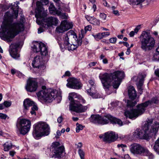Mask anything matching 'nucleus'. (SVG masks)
Returning a JSON list of instances; mask_svg holds the SVG:
<instances>
[{"label":"nucleus","instance_id":"55","mask_svg":"<svg viewBox=\"0 0 159 159\" xmlns=\"http://www.w3.org/2000/svg\"><path fill=\"white\" fill-rule=\"evenodd\" d=\"M97 62H93L89 63V65L91 67L95 65Z\"/></svg>","mask_w":159,"mask_h":159},{"label":"nucleus","instance_id":"21","mask_svg":"<svg viewBox=\"0 0 159 159\" xmlns=\"http://www.w3.org/2000/svg\"><path fill=\"white\" fill-rule=\"evenodd\" d=\"M143 130L144 131V133L143 132V131L142 130L137 129L134 132L133 135L134 136L137 138L148 139L150 137L148 134V133H147L146 130L145 129V126L144 125L143 128Z\"/></svg>","mask_w":159,"mask_h":159},{"label":"nucleus","instance_id":"50","mask_svg":"<svg viewBox=\"0 0 159 159\" xmlns=\"http://www.w3.org/2000/svg\"><path fill=\"white\" fill-rule=\"evenodd\" d=\"M45 83V81L43 78H40L39 79V83L41 85Z\"/></svg>","mask_w":159,"mask_h":159},{"label":"nucleus","instance_id":"36","mask_svg":"<svg viewBox=\"0 0 159 159\" xmlns=\"http://www.w3.org/2000/svg\"><path fill=\"white\" fill-rule=\"evenodd\" d=\"M78 152L81 159H84V152L83 150L81 149H79Z\"/></svg>","mask_w":159,"mask_h":159},{"label":"nucleus","instance_id":"15","mask_svg":"<svg viewBox=\"0 0 159 159\" xmlns=\"http://www.w3.org/2000/svg\"><path fill=\"white\" fill-rule=\"evenodd\" d=\"M100 139L102 138L105 142L111 143L116 141L118 138V135L112 131H108L105 133L103 135H100Z\"/></svg>","mask_w":159,"mask_h":159},{"label":"nucleus","instance_id":"39","mask_svg":"<svg viewBox=\"0 0 159 159\" xmlns=\"http://www.w3.org/2000/svg\"><path fill=\"white\" fill-rule=\"evenodd\" d=\"M156 52L158 53L157 54H155L154 56V57H156L157 59L159 60V46L157 47L156 49Z\"/></svg>","mask_w":159,"mask_h":159},{"label":"nucleus","instance_id":"48","mask_svg":"<svg viewBox=\"0 0 159 159\" xmlns=\"http://www.w3.org/2000/svg\"><path fill=\"white\" fill-rule=\"evenodd\" d=\"M141 25H138L134 29V32L135 33H137L139 31V30L140 29Z\"/></svg>","mask_w":159,"mask_h":159},{"label":"nucleus","instance_id":"14","mask_svg":"<svg viewBox=\"0 0 159 159\" xmlns=\"http://www.w3.org/2000/svg\"><path fill=\"white\" fill-rule=\"evenodd\" d=\"M50 151H52V155H56L58 157H61V155L64 151V148L61 143L56 142L53 143L51 146Z\"/></svg>","mask_w":159,"mask_h":159},{"label":"nucleus","instance_id":"22","mask_svg":"<svg viewBox=\"0 0 159 159\" xmlns=\"http://www.w3.org/2000/svg\"><path fill=\"white\" fill-rule=\"evenodd\" d=\"M128 93L129 98L132 100H134L137 97L136 92L133 86H129L128 90Z\"/></svg>","mask_w":159,"mask_h":159},{"label":"nucleus","instance_id":"17","mask_svg":"<svg viewBox=\"0 0 159 159\" xmlns=\"http://www.w3.org/2000/svg\"><path fill=\"white\" fill-rule=\"evenodd\" d=\"M67 81L68 82L66 86L70 88L78 89L82 87V85L80 80L74 78H70Z\"/></svg>","mask_w":159,"mask_h":159},{"label":"nucleus","instance_id":"28","mask_svg":"<svg viewBox=\"0 0 159 159\" xmlns=\"http://www.w3.org/2000/svg\"><path fill=\"white\" fill-rule=\"evenodd\" d=\"M4 150L5 151H8L12 147V144L11 142L9 141L5 143L3 145Z\"/></svg>","mask_w":159,"mask_h":159},{"label":"nucleus","instance_id":"20","mask_svg":"<svg viewBox=\"0 0 159 159\" xmlns=\"http://www.w3.org/2000/svg\"><path fill=\"white\" fill-rule=\"evenodd\" d=\"M19 45L17 43H13L9 46V52L11 56L15 59H17L20 57V55L17 52V48Z\"/></svg>","mask_w":159,"mask_h":159},{"label":"nucleus","instance_id":"52","mask_svg":"<svg viewBox=\"0 0 159 159\" xmlns=\"http://www.w3.org/2000/svg\"><path fill=\"white\" fill-rule=\"evenodd\" d=\"M16 152L13 151H11L9 152V154L11 157H13L16 154Z\"/></svg>","mask_w":159,"mask_h":159},{"label":"nucleus","instance_id":"51","mask_svg":"<svg viewBox=\"0 0 159 159\" xmlns=\"http://www.w3.org/2000/svg\"><path fill=\"white\" fill-rule=\"evenodd\" d=\"M112 12L115 15L117 16L120 15V14L118 10H113Z\"/></svg>","mask_w":159,"mask_h":159},{"label":"nucleus","instance_id":"42","mask_svg":"<svg viewBox=\"0 0 159 159\" xmlns=\"http://www.w3.org/2000/svg\"><path fill=\"white\" fill-rule=\"evenodd\" d=\"M83 129V126L81 125H79L76 128V132L78 133L80 130H81Z\"/></svg>","mask_w":159,"mask_h":159},{"label":"nucleus","instance_id":"8","mask_svg":"<svg viewBox=\"0 0 159 159\" xmlns=\"http://www.w3.org/2000/svg\"><path fill=\"white\" fill-rule=\"evenodd\" d=\"M141 49L144 51H149L153 49L155 45L154 38L146 31L143 32L139 37Z\"/></svg>","mask_w":159,"mask_h":159},{"label":"nucleus","instance_id":"64","mask_svg":"<svg viewBox=\"0 0 159 159\" xmlns=\"http://www.w3.org/2000/svg\"><path fill=\"white\" fill-rule=\"evenodd\" d=\"M5 108L4 105L3 104H0V110H2L4 109Z\"/></svg>","mask_w":159,"mask_h":159},{"label":"nucleus","instance_id":"37","mask_svg":"<svg viewBox=\"0 0 159 159\" xmlns=\"http://www.w3.org/2000/svg\"><path fill=\"white\" fill-rule=\"evenodd\" d=\"M136 104L135 102H133L131 101L128 100L127 103V106L130 107H132L134 106Z\"/></svg>","mask_w":159,"mask_h":159},{"label":"nucleus","instance_id":"33","mask_svg":"<svg viewBox=\"0 0 159 159\" xmlns=\"http://www.w3.org/2000/svg\"><path fill=\"white\" fill-rule=\"evenodd\" d=\"M57 40L58 42V43L59 45L60 48L62 50L64 48V43L63 44H62L61 43L62 42V39L61 38L59 37H58L57 38Z\"/></svg>","mask_w":159,"mask_h":159},{"label":"nucleus","instance_id":"56","mask_svg":"<svg viewBox=\"0 0 159 159\" xmlns=\"http://www.w3.org/2000/svg\"><path fill=\"white\" fill-rule=\"evenodd\" d=\"M135 33L134 31H131L129 34V35L131 37H132L134 36V35Z\"/></svg>","mask_w":159,"mask_h":159},{"label":"nucleus","instance_id":"1","mask_svg":"<svg viewBox=\"0 0 159 159\" xmlns=\"http://www.w3.org/2000/svg\"><path fill=\"white\" fill-rule=\"evenodd\" d=\"M20 3L16 1L11 7L12 11L7 12L4 17V21L1 26L2 31L4 35V40L8 43L12 41V39L19 32L23 31L25 29L24 19L22 18L20 21L12 23L13 19L17 18L18 14V4Z\"/></svg>","mask_w":159,"mask_h":159},{"label":"nucleus","instance_id":"5","mask_svg":"<svg viewBox=\"0 0 159 159\" xmlns=\"http://www.w3.org/2000/svg\"><path fill=\"white\" fill-rule=\"evenodd\" d=\"M63 38L64 48H67L69 51L75 50L82 44V39L79 38L78 39L76 34L72 30L68 32L64 35Z\"/></svg>","mask_w":159,"mask_h":159},{"label":"nucleus","instance_id":"29","mask_svg":"<svg viewBox=\"0 0 159 159\" xmlns=\"http://www.w3.org/2000/svg\"><path fill=\"white\" fill-rule=\"evenodd\" d=\"M153 149L154 151L158 154H159V137L155 142Z\"/></svg>","mask_w":159,"mask_h":159},{"label":"nucleus","instance_id":"63","mask_svg":"<svg viewBox=\"0 0 159 159\" xmlns=\"http://www.w3.org/2000/svg\"><path fill=\"white\" fill-rule=\"evenodd\" d=\"M82 146V143L80 142L78 143L77 145V148H80Z\"/></svg>","mask_w":159,"mask_h":159},{"label":"nucleus","instance_id":"4","mask_svg":"<svg viewBox=\"0 0 159 159\" xmlns=\"http://www.w3.org/2000/svg\"><path fill=\"white\" fill-rule=\"evenodd\" d=\"M68 99L70 101V109L74 111L77 113L84 112L89 107V105L83 106L80 103H85L86 101L81 95L75 93H69Z\"/></svg>","mask_w":159,"mask_h":159},{"label":"nucleus","instance_id":"10","mask_svg":"<svg viewBox=\"0 0 159 159\" xmlns=\"http://www.w3.org/2000/svg\"><path fill=\"white\" fill-rule=\"evenodd\" d=\"M42 90L36 93L39 100L42 102H51L57 97L56 91H52L46 89L45 86L42 87Z\"/></svg>","mask_w":159,"mask_h":159},{"label":"nucleus","instance_id":"30","mask_svg":"<svg viewBox=\"0 0 159 159\" xmlns=\"http://www.w3.org/2000/svg\"><path fill=\"white\" fill-rule=\"evenodd\" d=\"M145 0H128L130 4L134 5H138L140 3L143 2Z\"/></svg>","mask_w":159,"mask_h":159},{"label":"nucleus","instance_id":"11","mask_svg":"<svg viewBox=\"0 0 159 159\" xmlns=\"http://www.w3.org/2000/svg\"><path fill=\"white\" fill-rule=\"evenodd\" d=\"M50 129L48 125L45 122H39L34 125L33 136L35 138L48 135Z\"/></svg>","mask_w":159,"mask_h":159},{"label":"nucleus","instance_id":"9","mask_svg":"<svg viewBox=\"0 0 159 159\" xmlns=\"http://www.w3.org/2000/svg\"><path fill=\"white\" fill-rule=\"evenodd\" d=\"M90 121L94 123L102 125L106 124L110 121L112 124H117L120 126L122 125V122L119 119L113 117L109 114H106L102 117L99 115H92L89 118Z\"/></svg>","mask_w":159,"mask_h":159},{"label":"nucleus","instance_id":"26","mask_svg":"<svg viewBox=\"0 0 159 159\" xmlns=\"http://www.w3.org/2000/svg\"><path fill=\"white\" fill-rule=\"evenodd\" d=\"M141 156H147L149 159H153L154 155L146 148H145Z\"/></svg>","mask_w":159,"mask_h":159},{"label":"nucleus","instance_id":"25","mask_svg":"<svg viewBox=\"0 0 159 159\" xmlns=\"http://www.w3.org/2000/svg\"><path fill=\"white\" fill-rule=\"evenodd\" d=\"M141 78H139V81L137 84L138 90L140 94H142L143 92V83L144 79V77L143 75H141Z\"/></svg>","mask_w":159,"mask_h":159},{"label":"nucleus","instance_id":"57","mask_svg":"<svg viewBox=\"0 0 159 159\" xmlns=\"http://www.w3.org/2000/svg\"><path fill=\"white\" fill-rule=\"evenodd\" d=\"M130 52V50L129 48H128L127 49V50L126 52V54L127 55H129Z\"/></svg>","mask_w":159,"mask_h":159},{"label":"nucleus","instance_id":"31","mask_svg":"<svg viewBox=\"0 0 159 159\" xmlns=\"http://www.w3.org/2000/svg\"><path fill=\"white\" fill-rule=\"evenodd\" d=\"M57 15L62 19H66L67 18V16L65 13H62L61 10H59V11H58Z\"/></svg>","mask_w":159,"mask_h":159},{"label":"nucleus","instance_id":"12","mask_svg":"<svg viewBox=\"0 0 159 159\" xmlns=\"http://www.w3.org/2000/svg\"><path fill=\"white\" fill-rule=\"evenodd\" d=\"M145 129L148 133L149 137L155 136L159 128V120L153 122L152 119H148L144 125Z\"/></svg>","mask_w":159,"mask_h":159},{"label":"nucleus","instance_id":"54","mask_svg":"<svg viewBox=\"0 0 159 159\" xmlns=\"http://www.w3.org/2000/svg\"><path fill=\"white\" fill-rule=\"evenodd\" d=\"M70 75V73L69 71H66L65 72V74L64 75H63L62 76V77L65 76H69Z\"/></svg>","mask_w":159,"mask_h":159},{"label":"nucleus","instance_id":"24","mask_svg":"<svg viewBox=\"0 0 159 159\" xmlns=\"http://www.w3.org/2000/svg\"><path fill=\"white\" fill-rule=\"evenodd\" d=\"M34 102L30 98H26L23 102V106L24 109L26 110L28 109L29 107L34 104Z\"/></svg>","mask_w":159,"mask_h":159},{"label":"nucleus","instance_id":"41","mask_svg":"<svg viewBox=\"0 0 159 159\" xmlns=\"http://www.w3.org/2000/svg\"><path fill=\"white\" fill-rule=\"evenodd\" d=\"M99 16L100 18L103 20H105L107 17L106 15L104 13H101Z\"/></svg>","mask_w":159,"mask_h":159},{"label":"nucleus","instance_id":"40","mask_svg":"<svg viewBox=\"0 0 159 159\" xmlns=\"http://www.w3.org/2000/svg\"><path fill=\"white\" fill-rule=\"evenodd\" d=\"M117 40V38L116 37H113L110 38L109 39V42L110 43H115Z\"/></svg>","mask_w":159,"mask_h":159},{"label":"nucleus","instance_id":"3","mask_svg":"<svg viewBox=\"0 0 159 159\" xmlns=\"http://www.w3.org/2000/svg\"><path fill=\"white\" fill-rule=\"evenodd\" d=\"M36 6L35 17L38 24L45 28H48L52 25H56L58 24L59 20L56 17L51 16L45 18L47 14L43 8L41 2L37 1Z\"/></svg>","mask_w":159,"mask_h":159},{"label":"nucleus","instance_id":"47","mask_svg":"<svg viewBox=\"0 0 159 159\" xmlns=\"http://www.w3.org/2000/svg\"><path fill=\"white\" fill-rule=\"evenodd\" d=\"M61 132L59 130H57V134L55 136V138L56 139H58L59 138V136L61 135Z\"/></svg>","mask_w":159,"mask_h":159},{"label":"nucleus","instance_id":"38","mask_svg":"<svg viewBox=\"0 0 159 159\" xmlns=\"http://www.w3.org/2000/svg\"><path fill=\"white\" fill-rule=\"evenodd\" d=\"M5 107H10L11 105V102L5 101L3 103Z\"/></svg>","mask_w":159,"mask_h":159},{"label":"nucleus","instance_id":"49","mask_svg":"<svg viewBox=\"0 0 159 159\" xmlns=\"http://www.w3.org/2000/svg\"><path fill=\"white\" fill-rule=\"evenodd\" d=\"M118 148H126L127 145L126 144H118L117 145Z\"/></svg>","mask_w":159,"mask_h":159},{"label":"nucleus","instance_id":"58","mask_svg":"<svg viewBox=\"0 0 159 159\" xmlns=\"http://www.w3.org/2000/svg\"><path fill=\"white\" fill-rule=\"evenodd\" d=\"M43 31V28H40L38 29V33L39 34L41 33V32Z\"/></svg>","mask_w":159,"mask_h":159},{"label":"nucleus","instance_id":"46","mask_svg":"<svg viewBox=\"0 0 159 159\" xmlns=\"http://www.w3.org/2000/svg\"><path fill=\"white\" fill-rule=\"evenodd\" d=\"M119 102H113L111 103V105L114 107H116L118 105Z\"/></svg>","mask_w":159,"mask_h":159},{"label":"nucleus","instance_id":"2","mask_svg":"<svg viewBox=\"0 0 159 159\" xmlns=\"http://www.w3.org/2000/svg\"><path fill=\"white\" fill-rule=\"evenodd\" d=\"M124 76L123 71H117L113 73L100 74L99 77L104 89H108L112 85L114 88L117 89Z\"/></svg>","mask_w":159,"mask_h":159},{"label":"nucleus","instance_id":"32","mask_svg":"<svg viewBox=\"0 0 159 159\" xmlns=\"http://www.w3.org/2000/svg\"><path fill=\"white\" fill-rule=\"evenodd\" d=\"M89 20L91 24L94 25H99L100 24L99 21L95 18H92Z\"/></svg>","mask_w":159,"mask_h":159},{"label":"nucleus","instance_id":"16","mask_svg":"<svg viewBox=\"0 0 159 159\" xmlns=\"http://www.w3.org/2000/svg\"><path fill=\"white\" fill-rule=\"evenodd\" d=\"M38 87V84L35 79L32 78L29 79L27 81L25 86L27 91L33 92L36 91Z\"/></svg>","mask_w":159,"mask_h":159},{"label":"nucleus","instance_id":"13","mask_svg":"<svg viewBox=\"0 0 159 159\" xmlns=\"http://www.w3.org/2000/svg\"><path fill=\"white\" fill-rule=\"evenodd\" d=\"M31 125L30 121L25 119L18 120L16 124L17 130L20 133L24 135L30 131Z\"/></svg>","mask_w":159,"mask_h":159},{"label":"nucleus","instance_id":"43","mask_svg":"<svg viewBox=\"0 0 159 159\" xmlns=\"http://www.w3.org/2000/svg\"><path fill=\"white\" fill-rule=\"evenodd\" d=\"M102 38L106 37L110 35V33L108 32L101 33Z\"/></svg>","mask_w":159,"mask_h":159},{"label":"nucleus","instance_id":"45","mask_svg":"<svg viewBox=\"0 0 159 159\" xmlns=\"http://www.w3.org/2000/svg\"><path fill=\"white\" fill-rule=\"evenodd\" d=\"M92 29V27L90 25H88L85 27L84 30H85V33L88 31H90Z\"/></svg>","mask_w":159,"mask_h":159},{"label":"nucleus","instance_id":"60","mask_svg":"<svg viewBox=\"0 0 159 159\" xmlns=\"http://www.w3.org/2000/svg\"><path fill=\"white\" fill-rule=\"evenodd\" d=\"M124 159H130V157L128 154L125 155L124 157Z\"/></svg>","mask_w":159,"mask_h":159},{"label":"nucleus","instance_id":"61","mask_svg":"<svg viewBox=\"0 0 159 159\" xmlns=\"http://www.w3.org/2000/svg\"><path fill=\"white\" fill-rule=\"evenodd\" d=\"M42 2L44 3L45 5H47L49 3L48 0H42Z\"/></svg>","mask_w":159,"mask_h":159},{"label":"nucleus","instance_id":"19","mask_svg":"<svg viewBox=\"0 0 159 159\" xmlns=\"http://www.w3.org/2000/svg\"><path fill=\"white\" fill-rule=\"evenodd\" d=\"M144 148L145 147L139 144L134 143L130 145V150L134 154L141 155Z\"/></svg>","mask_w":159,"mask_h":159},{"label":"nucleus","instance_id":"18","mask_svg":"<svg viewBox=\"0 0 159 159\" xmlns=\"http://www.w3.org/2000/svg\"><path fill=\"white\" fill-rule=\"evenodd\" d=\"M73 24L72 22L66 20H63L61 22L60 26L56 28V31L60 33H63L72 28Z\"/></svg>","mask_w":159,"mask_h":159},{"label":"nucleus","instance_id":"7","mask_svg":"<svg viewBox=\"0 0 159 159\" xmlns=\"http://www.w3.org/2000/svg\"><path fill=\"white\" fill-rule=\"evenodd\" d=\"M158 101L157 98H153L150 101H148L137 106V109H131L130 111H127L125 112V115L126 118L132 119L136 117L143 114L146 109V108L149 104L153 103L157 104Z\"/></svg>","mask_w":159,"mask_h":159},{"label":"nucleus","instance_id":"23","mask_svg":"<svg viewBox=\"0 0 159 159\" xmlns=\"http://www.w3.org/2000/svg\"><path fill=\"white\" fill-rule=\"evenodd\" d=\"M89 82L92 87L90 88L89 89H87V91L88 93L94 98H98V97H96L95 96V94L93 93L92 92H91L92 89H93V88H94V86H95V82L93 80H91L89 81Z\"/></svg>","mask_w":159,"mask_h":159},{"label":"nucleus","instance_id":"62","mask_svg":"<svg viewBox=\"0 0 159 159\" xmlns=\"http://www.w3.org/2000/svg\"><path fill=\"white\" fill-rule=\"evenodd\" d=\"M102 61L104 64H107L108 63V61L106 58H104L102 59Z\"/></svg>","mask_w":159,"mask_h":159},{"label":"nucleus","instance_id":"59","mask_svg":"<svg viewBox=\"0 0 159 159\" xmlns=\"http://www.w3.org/2000/svg\"><path fill=\"white\" fill-rule=\"evenodd\" d=\"M123 44L125 46H126L128 48H129V44L127 42H123Z\"/></svg>","mask_w":159,"mask_h":159},{"label":"nucleus","instance_id":"27","mask_svg":"<svg viewBox=\"0 0 159 159\" xmlns=\"http://www.w3.org/2000/svg\"><path fill=\"white\" fill-rule=\"evenodd\" d=\"M49 9L50 13L53 15H57V12L59 11L56 9L52 3H51Z\"/></svg>","mask_w":159,"mask_h":159},{"label":"nucleus","instance_id":"53","mask_svg":"<svg viewBox=\"0 0 159 159\" xmlns=\"http://www.w3.org/2000/svg\"><path fill=\"white\" fill-rule=\"evenodd\" d=\"M62 120H63V118L61 116H60L58 118L57 120V122L59 123H61V122H62Z\"/></svg>","mask_w":159,"mask_h":159},{"label":"nucleus","instance_id":"35","mask_svg":"<svg viewBox=\"0 0 159 159\" xmlns=\"http://www.w3.org/2000/svg\"><path fill=\"white\" fill-rule=\"evenodd\" d=\"M92 35L97 40L103 38L101 33H98L96 35L93 34Z\"/></svg>","mask_w":159,"mask_h":159},{"label":"nucleus","instance_id":"44","mask_svg":"<svg viewBox=\"0 0 159 159\" xmlns=\"http://www.w3.org/2000/svg\"><path fill=\"white\" fill-rule=\"evenodd\" d=\"M7 117V116L5 114L0 113V118L2 119H6Z\"/></svg>","mask_w":159,"mask_h":159},{"label":"nucleus","instance_id":"6","mask_svg":"<svg viewBox=\"0 0 159 159\" xmlns=\"http://www.w3.org/2000/svg\"><path fill=\"white\" fill-rule=\"evenodd\" d=\"M32 50L34 52H40L42 57L37 55L34 58L32 65L34 68H39L43 64V57H46L48 55L47 48L45 44L42 43H37L32 47Z\"/></svg>","mask_w":159,"mask_h":159},{"label":"nucleus","instance_id":"34","mask_svg":"<svg viewBox=\"0 0 159 159\" xmlns=\"http://www.w3.org/2000/svg\"><path fill=\"white\" fill-rule=\"evenodd\" d=\"M38 110V107L37 106L34 105L31 108V110L30 111V113L32 115H36V113L35 111Z\"/></svg>","mask_w":159,"mask_h":159}]
</instances>
